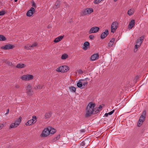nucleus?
I'll return each mask as SVG.
<instances>
[{
  "label": "nucleus",
  "instance_id": "f257e3e1",
  "mask_svg": "<svg viewBox=\"0 0 148 148\" xmlns=\"http://www.w3.org/2000/svg\"><path fill=\"white\" fill-rule=\"evenodd\" d=\"M95 106V104L94 103H89L86 108V117L90 116L92 114H94Z\"/></svg>",
  "mask_w": 148,
  "mask_h": 148
},
{
  "label": "nucleus",
  "instance_id": "f03ea898",
  "mask_svg": "<svg viewBox=\"0 0 148 148\" xmlns=\"http://www.w3.org/2000/svg\"><path fill=\"white\" fill-rule=\"evenodd\" d=\"M146 114V111L145 110L143 111L138 120L137 123V126L138 127H140L142 124L143 121H145Z\"/></svg>",
  "mask_w": 148,
  "mask_h": 148
},
{
  "label": "nucleus",
  "instance_id": "7ed1b4c3",
  "mask_svg": "<svg viewBox=\"0 0 148 148\" xmlns=\"http://www.w3.org/2000/svg\"><path fill=\"white\" fill-rule=\"evenodd\" d=\"M70 69L69 67L67 66L64 65L59 67L56 69V71L61 73L66 72Z\"/></svg>",
  "mask_w": 148,
  "mask_h": 148
},
{
  "label": "nucleus",
  "instance_id": "20e7f679",
  "mask_svg": "<svg viewBox=\"0 0 148 148\" xmlns=\"http://www.w3.org/2000/svg\"><path fill=\"white\" fill-rule=\"evenodd\" d=\"M118 26V23L116 21L113 22L111 26V32L114 33Z\"/></svg>",
  "mask_w": 148,
  "mask_h": 148
},
{
  "label": "nucleus",
  "instance_id": "39448f33",
  "mask_svg": "<svg viewBox=\"0 0 148 148\" xmlns=\"http://www.w3.org/2000/svg\"><path fill=\"white\" fill-rule=\"evenodd\" d=\"M21 78L23 80H29L33 79L34 78V77L32 75L27 74L24 75L22 76Z\"/></svg>",
  "mask_w": 148,
  "mask_h": 148
},
{
  "label": "nucleus",
  "instance_id": "423d86ee",
  "mask_svg": "<svg viewBox=\"0 0 148 148\" xmlns=\"http://www.w3.org/2000/svg\"><path fill=\"white\" fill-rule=\"evenodd\" d=\"M15 46L10 44H7L4 46L1 47L0 48L4 50H9L14 48Z\"/></svg>",
  "mask_w": 148,
  "mask_h": 148
},
{
  "label": "nucleus",
  "instance_id": "0eeeda50",
  "mask_svg": "<svg viewBox=\"0 0 148 148\" xmlns=\"http://www.w3.org/2000/svg\"><path fill=\"white\" fill-rule=\"evenodd\" d=\"M50 134L49 130L48 128L45 129L42 131L41 134L42 137H46L48 136Z\"/></svg>",
  "mask_w": 148,
  "mask_h": 148
},
{
  "label": "nucleus",
  "instance_id": "6e6552de",
  "mask_svg": "<svg viewBox=\"0 0 148 148\" xmlns=\"http://www.w3.org/2000/svg\"><path fill=\"white\" fill-rule=\"evenodd\" d=\"M99 30V28L98 27H92L88 32L90 34L92 33H96L98 32Z\"/></svg>",
  "mask_w": 148,
  "mask_h": 148
},
{
  "label": "nucleus",
  "instance_id": "1a4fd4ad",
  "mask_svg": "<svg viewBox=\"0 0 148 148\" xmlns=\"http://www.w3.org/2000/svg\"><path fill=\"white\" fill-rule=\"evenodd\" d=\"M35 10L33 7H31L30 10H29L26 13V15L27 16L29 17L31 16L35 12Z\"/></svg>",
  "mask_w": 148,
  "mask_h": 148
},
{
  "label": "nucleus",
  "instance_id": "9d476101",
  "mask_svg": "<svg viewBox=\"0 0 148 148\" xmlns=\"http://www.w3.org/2000/svg\"><path fill=\"white\" fill-rule=\"evenodd\" d=\"M108 29L105 30V32H103L101 34L100 38L101 39H103L105 38L108 34Z\"/></svg>",
  "mask_w": 148,
  "mask_h": 148
},
{
  "label": "nucleus",
  "instance_id": "9b49d317",
  "mask_svg": "<svg viewBox=\"0 0 148 148\" xmlns=\"http://www.w3.org/2000/svg\"><path fill=\"white\" fill-rule=\"evenodd\" d=\"M90 44L88 42H86L84 44V46L82 49L86 51L90 48Z\"/></svg>",
  "mask_w": 148,
  "mask_h": 148
},
{
  "label": "nucleus",
  "instance_id": "f8f14e48",
  "mask_svg": "<svg viewBox=\"0 0 148 148\" xmlns=\"http://www.w3.org/2000/svg\"><path fill=\"white\" fill-rule=\"evenodd\" d=\"M99 55L98 54H94L91 56V60L92 61H94L98 59L99 58Z\"/></svg>",
  "mask_w": 148,
  "mask_h": 148
},
{
  "label": "nucleus",
  "instance_id": "ddd939ff",
  "mask_svg": "<svg viewBox=\"0 0 148 148\" xmlns=\"http://www.w3.org/2000/svg\"><path fill=\"white\" fill-rule=\"evenodd\" d=\"M135 24V21L134 20L132 19L130 22L128 26V28L129 29H131L134 27Z\"/></svg>",
  "mask_w": 148,
  "mask_h": 148
},
{
  "label": "nucleus",
  "instance_id": "4468645a",
  "mask_svg": "<svg viewBox=\"0 0 148 148\" xmlns=\"http://www.w3.org/2000/svg\"><path fill=\"white\" fill-rule=\"evenodd\" d=\"M144 36H143L139 38L137 40L136 44H140V45H141L144 39Z\"/></svg>",
  "mask_w": 148,
  "mask_h": 148
},
{
  "label": "nucleus",
  "instance_id": "2eb2a0df",
  "mask_svg": "<svg viewBox=\"0 0 148 148\" xmlns=\"http://www.w3.org/2000/svg\"><path fill=\"white\" fill-rule=\"evenodd\" d=\"M21 117L20 116L18 119L16 120L15 121L14 123H15V124L16 125V126L17 127L20 124L21 121Z\"/></svg>",
  "mask_w": 148,
  "mask_h": 148
},
{
  "label": "nucleus",
  "instance_id": "dca6fc26",
  "mask_svg": "<svg viewBox=\"0 0 148 148\" xmlns=\"http://www.w3.org/2000/svg\"><path fill=\"white\" fill-rule=\"evenodd\" d=\"M115 40V38H113L110 41V42L108 43V45L109 47H112V45H113L114 43Z\"/></svg>",
  "mask_w": 148,
  "mask_h": 148
},
{
  "label": "nucleus",
  "instance_id": "f3484780",
  "mask_svg": "<svg viewBox=\"0 0 148 148\" xmlns=\"http://www.w3.org/2000/svg\"><path fill=\"white\" fill-rule=\"evenodd\" d=\"M83 80H82V79H80L77 83V85L78 88H80L82 86Z\"/></svg>",
  "mask_w": 148,
  "mask_h": 148
},
{
  "label": "nucleus",
  "instance_id": "a211bd4d",
  "mask_svg": "<svg viewBox=\"0 0 148 148\" xmlns=\"http://www.w3.org/2000/svg\"><path fill=\"white\" fill-rule=\"evenodd\" d=\"M26 66V65L24 64H18L16 66V67L18 68H22Z\"/></svg>",
  "mask_w": 148,
  "mask_h": 148
},
{
  "label": "nucleus",
  "instance_id": "6ab92c4d",
  "mask_svg": "<svg viewBox=\"0 0 148 148\" xmlns=\"http://www.w3.org/2000/svg\"><path fill=\"white\" fill-rule=\"evenodd\" d=\"M87 15L90 14L93 11V9L92 8H88L86 9Z\"/></svg>",
  "mask_w": 148,
  "mask_h": 148
},
{
  "label": "nucleus",
  "instance_id": "aec40b11",
  "mask_svg": "<svg viewBox=\"0 0 148 148\" xmlns=\"http://www.w3.org/2000/svg\"><path fill=\"white\" fill-rule=\"evenodd\" d=\"M52 114V112H51L46 113L45 114V118L47 119L50 118Z\"/></svg>",
  "mask_w": 148,
  "mask_h": 148
},
{
  "label": "nucleus",
  "instance_id": "412c9836",
  "mask_svg": "<svg viewBox=\"0 0 148 148\" xmlns=\"http://www.w3.org/2000/svg\"><path fill=\"white\" fill-rule=\"evenodd\" d=\"M55 8L56 9L58 8L60 5V1H59L57 0L55 4Z\"/></svg>",
  "mask_w": 148,
  "mask_h": 148
},
{
  "label": "nucleus",
  "instance_id": "4be33fe9",
  "mask_svg": "<svg viewBox=\"0 0 148 148\" xmlns=\"http://www.w3.org/2000/svg\"><path fill=\"white\" fill-rule=\"evenodd\" d=\"M6 40L5 37L2 35H0V41H4Z\"/></svg>",
  "mask_w": 148,
  "mask_h": 148
},
{
  "label": "nucleus",
  "instance_id": "5701e85b",
  "mask_svg": "<svg viewBox=\"0 0 148 148\" xmlns=\"http://www.w3.org/2000/svg\"><path fill=\"white\" fill-rule=\"evenodd\" d=\"M70 91L72 92H75L76 88L73 86H72L69 88Z\"/></svg>",
  "mask_w": 148,
  "mask_h": 148
},
{
  "label": "nucleus",
  "instance_id": "b1692460",
  "mask_svg": "<svg viewBox=\"0 0 148 148\" xmlns=\"http://www.w3.org/2000/svg\"><path fill=\"white\" fill-rule=\"evenodd\" d=\"M34 124V123L32 121V120L31 119H30L26 123L25 125H30Z\"/></svg>",
  "mask_w": 148,
  "mask_h": 148
},
{
  "label": "nucleus",
  "instance_id": "393cba45",
  "mask_svg": "<svg viewBox=\"0 0 148 148\" xmlns=\"http://www.w3.org/2000/svg\"><path fill=\"white\" fill-rule=\"evenodd\" d=\"M26 92L27 93L28 95H31L34 94V92L32 89L29 90H27Z\"/></svg>",
  "mask_w": 148,
  "mask_h": 148
},
{
  "label": "nucleus",
  "instance_id": "a878e982",
  "mask_svg": "<svg viewBox=\"0 0 148 148\" xmlns=\"http://www.w3.org/2000/svg\"><path fill=\"white\" fill-rule=\"evenodd\" d=\"M134 12L133 10L130 9L128 10L127 12V14L131 16L133 14Z\"/></svg>",
  "mask_w": 148,
  "mask_h": 148
},
{
  "label": "nucleus",
  "instance_id": "bb28decb",
  "mask_svg": "<svg viewBox=\"0 0 148 148\" xmlns=\"http://www.w3.org/2000/svg\"><path fill=\"white\" fill-rule=\"evenodd\" d=\"M68 57V55L66 54H63L61 57V58L62 60H65Z\"/></svg>",
  "mask_w": 148,
  "mask_h": 148
},
{
  "label": "nucleus",
  "instance_id": "cd10ccee",
  "mask_svg": "<svg viewBox=\"0 0 148 148\" xmlns=\"http://www.w3.org/2000/svg\"><path fill=\"white\" fill-rule=\"evenodd\" d=\"M56 130L54 128H51L49 130V133L51 134H54L56 132Z\"/></svg>",
  "mask_w": 148,
  "mask_h": 148
},
{
  "label": "nucleus",
  "instance_id": "c85d7f7f",
  "mask_svg": "<svg viewBox=\"0 0 148 148\" xmlns=\"http://www.w3.org/2000/svg\"><path fill=\"white\" fill-rule=\"evenodd\" d=\"M5 62L8 65L11 66L13 67L14 66L12 62L10 61H7Z\"/></svg>",
  "mask_w": 148,
  "mask_h": 148
},
{
  "label": "nucleus",
  "instance_id": "c756f323",
  "mask_svg": "<svg viewBox=\"0 0 148 148\" xmlns=\"http://www.w3.org/2000/svg\"><path fill=\"white\" fill-rule=\"evenodd\" d=\"M17 126H16V125L15 124V123H12L9 127V128L11 129V128H15V127H17Z\"/></svg>",
  "mask_w": 148,
  "mask_h": 148
},
{
  "label": "nucleus",
  "instance_id": "7c9ffc66",
  "mask_svg": "<svg viewBox=\"0 0 148 148\" xmlns=\"http://www.w3.org/2000/svg\"><path fill=\"white\" fill-rule=\"evenodd\" d=\"M33 123H34L36 122V116H33L32 117V119H31Z\"/></svg>",
  "mask_w": 148,
  "mask_h": 148
},
{
  "label": "nucleus",
  "instance_id": "2f4dec72",
  "mask_svg": "<svg viewBox=\"0 0 148 148\" xmlns=\"http://www.w3.org/2000/svg\"><path fill=\"white\" fill-rule=\"evenodd\" d=\"M81 15L82 16H85L87 15L86 9L82 10Z\"/></svg>",
  "mask_w": 148,
  "mask_h": 148
},
{
  "label": "nucleus",
  "instance_id": "473e14b6",
  "mask_svg": "<svg viewBox=\"0 0 148 148\" xmlns=\"http://www.w3.org/2000/svg\"><path fill=\"white\" fill-rule=\"evenodd\" d=\"M87 142L86 140H84L82 142L80 143V146H85V145L86 144Z\"/></svg>",
  "mask_w": 148,
  "mask_h": 148
},
{
  "label": "nucleus",
  "instance_id": "72a5a7b5",
  "mask_svg": "<svg viewBox=\"0 0 148 148\" xmlns=\"http://www.w3.org/2000/svg\"><path fill=\"white\" fill-rule=\"evenodd\" d=\"M37 43L36 42L34 43L33 44H32L31 45H29V47H35L37 46Z\"/></svg>",
  "mask_w": 148,
  "mask_h": 148
},
{
  "label": "nucleus",
  "instance_id": "f704fd0d",
  "mask_svg": "<svg viewBox=\"0 0 148 148\" xmlns=\"http://www.w3.org/2000/svg\"><path fill=\"white\" fill-rule=\"evenodd\" d=\"M100 111V110L98 108H97V109L95 108V110H94V114H96L97 113H98Z\"/></svg>",
  "mask_w": 148,
  "mask_h": 148
},
{
  "label": "nucleus",
  "instance_id": "c9c22d12",
  "mask_svg": "<svg viewBox=\"0 0 148 148\" xmlns=\"http://www.w3.org/2000/svg\"><path fill=\"white\" fill-rule=\"evenodd\" d=\"M6 13V12L5 10L1 11H0V16L3 15Z\"/></svg>",
  "mask_w": 148,
  "mask_h": 148
},
{
  "label": "nucleus",
  "instance_id": "e433bc0d",
  "mask_svg": "<svg viewBox=\"0 0 148 148\" xmlns=\"http://www.w3.org/2000/svg\"><path fill=\"white\" fill-rule=\"evenodd\" d=\"M104 106V105L102 104L101 105H100L98 107V108L100 110V111L102 109V108Z\"/></svg>",
  "mask_w": 148,
  "mask_h": 148
},
{
  "label": "nucleus",
  "instance_id": "4c0bfd02",
  "mask_svg": "<svg viewBox=\"0 0 148 148\" xmlns=\"http://www.w3.org/2000/svg\"><path fill=\"white\" fill-rule=\"evenodd\" d=\"M95 37L94 36L93 34L90 35L89 36V38L91 40L94 39Z\"/></svg>",
  "mask_w": 148,
  "mask_h": 148
},
{
  "label": "nucleus",
  "instance_id": "58836bf2",
  "mask_svg": "<svg viewBox=\"0 0 148 148\" xmlns=\"http://www.w3.org/2000/svg\"><path fill=\"white\" fill-rule=\"evenodd\" d=\"M60 40H59L58 37L56 38L54 40V42L55 43L58 42L60 41Z\"/></svg>",
  "mask_w": 148,
  "mask_h": 148
},
{
  "label": "nucleus",
  "instance_id": "ea45409f",
  "mask_svg": "<svg viewBox=\"0 0 148 148\" xmlns=\"http://www.w3.org/2000/svg\"><path fill=\"white\" fill-rule=\"evenodd\" d=\"M43 86V85L41 86L40 85H38L36 86V89L38 88L41 89L42 88Z\"/></svg>",
  "mask_w": 148,
  "mask_h": 148
},
{
  "label": "nucleus",
  "instance_id": "a19ab883",
  "mask_svg": "<svg viewBox=\"0 0 148 148\" xmlns=\"http://www.w3.org/2000/svg\"><path fill=\"white\" fill-rule=\"evenodd\" d=\"M64 35L61 36H59L58 38V39L59 40H59L60 41L63 39V38H64Z\"/></svg>",
  "mask_w": 148,
  "mask_h": 148
},
{
  "label": "nucleus",
  "instance_id": "79ce46f5",
  "mask_svg": "<svg viewBox=\"0 0 148 148\" xmlns=\"http://www.w3.org/2000/svg\"><path fill=\"white\" fill-rule=\"evenodd\" d=\"M32 89L31 86L30 85H28L27 87V90H29Z\"/></svg>",
  "mask_w": 148,
  "mask_h": 148
},
{
  "label": "nucleus",
  "instance_id": "37998d69",
  "mask_svg": "<svg viewBox=\"0 0 148 148\" xmlns=\"http://www.w3.org/2000/svg\"><path fill=\"white\" fill-rule=\"evenodd\" d=\"M114 110H113L110 111V112L108 113V114L109 115H111L114 112Z\"/></svg>",
  "mask_w": 148,
  "mask_h": 148
},
{
  "label": "nucleus",
  "instance_id": "c03bdc74",
  "mask_svg": "<svg viewBox=\"0 0 148 148\" xmlns=\"http://www.w3.org/2000/svg\"><path fill=\"white\" fill-rule=\"evenodd\" d=\"M140 46V44H136V45L135 46V48L136 49H138V48Z\"/></svg>",
  "mask_w": 148,
  "mask_h": 148
},
{
  "label": "nucleus",
  "instance_id": "a18cd8bd",
  "mask_svg": "<svg viewBox=\"0 0 148 148\" xmlns=\"http://www.w3.org/2000/svg\"><path fill=\"white\" fill-rule=\"evenodd\" d=\"M100 2L99 1H98V0H94V3L95 4H97L99 3Z\"/></svg>",
  "mask_w": 148,
  "mask_h": 148
},
{
  "label": "nucleus",
  "instance_id": "49530a36",
  "mask_svg": "<svg viewBox=\"0 0 148 148\" xmlns=\"http://www.w3.org/2000/svg\"><path fill=\"white\" fill-rule=\"evenodd\" d=\"M31 47H29V46H25V48L26 49H27V50H29V49H30V48Z\"/></svg>",
  "mask_w": 148,
  "mask_h": 148
},
{
  "label": "nucleus",
  "instance_id": "de8ad7c7",
  "mask_svg": "<svg viewBox=\"0 0 148 148\" xmlns=\"http://www.w3.org/2000/svg\"><path fill=\"white\" fill-rule=\"evenodd\" d=\"M32 6L34 7V8L36 7V4L34 1H32Z\"/></svg>",
  "mask_w": 148,
  "mask_h": 148
},
{
  "label": "nucleus",
  "instance_id": "09e8293b",
  "mask_svg": "<svg viewBox=\"0 0 148 148\" xmlns=\"http://www.w3.org/2000/svg\"><path fill=\"white\" fill-rule=\"evenodd\" d=\"M82 80H83V82H84V81H85L86 82H87L88 81H89L90 80V79H89L88 78H86L84 79H82Z\"/></svg>",
  "mask_w": 148,
  "mask_h": 148
},
{
  "label": "nucleus",
  "instance_id": "8fccbe9b",
  "mask_svg": "<svg viewBox=\"0 0 148 148\" xmlns=\"http://www.w3.org/2000/svg\"><path fill=\"white\" fill-rule=\"evenodd\" d=\"M83 83H82V85H83L84 86H85L86 85H87L88 84V82H82Z\"/></svg>",
  "mask_w": 148,
  "mask_h": 148
},
{
  "label": "nucleus",
  "instance_id": "3c124183",
  "mask_svg": "<svg viewBox=\"0 0 148 148\" xmlns=\"http://www.w3.org/2000/svg\"><path fill=\"white\" fill-rule=\"evenodd\" d=\"M78 73L82 74L83 73V72L81 70H79L78 71Z\"/></svg>",
  "mask_w": 148,
  "mask_h": 148
},
{
  "label": "nucleus",
  "instance_id": "603ef678",
  "mask_svg": "<svg viewBox=\"0 0 148 148\" xmlns=\"http://www.w3.org/2000/svg\"><path fill=\"white\" fill-rule=\"evenodd\" d=\"M85 131V130L84 129H81L80 130V132L81 133H84V132Z\"/></svg>",
  "mask_w": 148,
  "mask_h": 148
},
{
  "label": "nucleus",
  "instance_id": "864d4df0",
  "mask_svg": "<svg viewBox=\"0 0 148 148\" xmlns=\"http://www.w3.org/2000/svg\"><path fill=\"white\" fill-rule=\"evenodd\" d=\"M59 139H58L57 137H55L53 139V141H56L57 140H59Z\"/></svg>",
  "mask_w": 148,
  "mask_h": 148
},
{
  "label": "nucleus",
  "instance_id": "5fc2aeb1",
  "mask_svg": "<svg viewBox=\"0 0 148 148\" xmlns=\"http://www.w3.org/2000/svg\"><path fill=\"white\" fill-rule=\"evenodd\" d=\"M9 109H8L7 110V112H6V113L5 114L7 115V114H8L9 113Z\"/></svg>",
  "mask_w": 148,
  "mask_h": 148
},
{
  "label": "nucleus",
  "instance_id": "6e6d98bb",
  "mask_svg": "<svg viewBox=\"0 0 148 148\" xmlns=\"http://www.w3.org/2000/svg\"><path fill=\"white\" fill-rule=\"evenodd\" d=\"M15 87L16 88H19V86L18 85H15Z\"/></svg>",
  "mask_w": 148,
  "mask_h": 148
},
{
  "label": "nucleus",
  "instance_id": "4d7b16f0",
  "mask_svg": "<svg viewBox=\"0 0 148 148\" xmlns=\"http://www.w3.org/2000/svg\"><path fill=\"white\" fill-rule=\"evenodd\" d=\"M104 115L106 117H108V113H106Z\"/></svg>",
  "mask_w": 148,
  "mask_h": 148
},
{
  "label": "nucleus",
  "instance_id": "13d9d810",
  "mask_svg": "<svg viewBox=\"0 0 148 148\" xmlns=\"http://www.w3.org/2000/svg\"><path fill=\"white\" fill-rule=\"evenodd\" d=\"M57 137L58 139H59L60 138V134H59L57 136Z\"/></svg>",
  "mask_w": 148,
  "mask_h": 148
},
{
  "label": "nucleus",
  "instance_id": "bf43d9fd",
  "mask_svg": "<svg viewBox=\"0 0 148 148\" xmlns=\"http://www.w3.org/2000/svg\"><path fill=\"white\" fill-rule=\"evenodd\" d=\"M51 27L50 25H49L48 26L47 28H50Z\"/></svg>",
  "mask_w": 148,
  "mask_h": 148
},
{
  "label": "nucleus",
  "instance_id": "052dcab7",
  "mask_svg": "<svg viewBox=\"0 0 148 148\" xmlns=\"http://www.w3.org/2000/svg\"><path fill=\"white\" fill-rule=\"evenodd\" d=\"M137 51V49H136L135 48V49L134 50V52H136Z\"/></svg>",
  "mask_w": 148,
  "mask_h": 148
},
{
  "label": "nucleus",
  "instance_id": "680f3d73",
  "mask_svg": "<svg viewBox=\"0 0 148 148\" xmlns=\"http://www.w3.org/2000/svg\"><path fill=\"white\" fill-rule=\"evenodd\" d=\"M17 1L18 0H14V2H17Z\"/></svg>",
  "mask_w": 148,
  "mask_h": 148
},
{
  "label": "nucleus",
  "instance_id": "e2e57ef3",
  "mask_svg": "<svg viewBox=\"0 0 148 148\" xmlns=\"http://www.w3.org/2000/svg\"><path fill=\"white\" fill-rule=\"evenodd\" d=\"M102 0H98V1H99L100 2H101Z\"/></svg>",
  "mask_w": 148,
  "mask_h": 148
},
{
  "label": "nucleus",
  "instance_id": "0e129e2a",
  "mask_svg": "<svg viewBox=\"0 0 148 148\" xmlns=\"http://www.w3.org/2000/svg\"><path fill=\"white\" fill-rule=\"evenodd\" d=\"M117 0H114V1L116 2Z\"/></svg>",
  "mask_w": 148,
  "mask_h": 148
},
{
  "label": "nucleus",
  "instance_id": "69168bd1",
  "mask_svg": "<svg viewBox=\"0 0 148 148\" xmlns=\"http://www.w3.org/2000/svg\"><path fill=\"white\" fill-rule=\"evenodd\" d=\"M88 146V145L87 144L86 145V147L87 146Z\"/></svg>",
  "mask_w": 148,
  "mask_h": 148
}]
</instances>
